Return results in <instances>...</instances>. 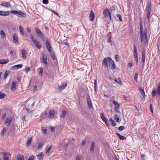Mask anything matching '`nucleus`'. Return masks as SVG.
Wrapping results in <instances>:
<instances>
[{"mask_svg": "<svg viewBox=\"0 0 160 160\" xmlns=\"http://www.w3.org/2000/svg\"><path fill=\"white\" fill-rule=\"evenodd\" d=\"M103 64H104L107 68L114 69L116 68L115 64L113 61L110 57L104 58L102 62Z\"/></svg>", "mask_w": 160, "mask_h": 160, "instance_id": "obj_1", "label": "nucleus"}, {"mask_svg": "<svg viewBox=\"0 0 160 160\" xmlns=\"http://www.w3.org/2000/svg\"><path fill=\"white\" fill-rule=\"evenodd\" d=\"M144 32L143 35H142V31H141V41H143L146 44L148 43V37L147 34V31H144Z\"/></svg>", "mask_w": 160, "mask_h": 160, "instance_id": "obj_2", "label": "nucleus"}, {"mask_svg": "<svg viewBox=\"0 0 160 160\" xmlns=\"http://www.w3.org/2000/svg\"><path fill=\"white\" fill-rule=\"evenodd\" d=\"M12 14L16 15L18 17H25L26 15L24 13L21 11H11Z\"/></svg>", "mask_w": 160, "mask_h": 160, "instance_id": "obj_3", "label": "nucleus"}, {"mask_svg": "<svg viewBox=\"0 0 160 160\" xmlns=\"http://www.w3.org/2000/svg\"><path fill=\"white\" fill-rule=\"evenodd\" d=\"M103 14L105 17L107 19L110 20L111 17L109 11L108 9H105L103 11Z\"/></svg>", "mask_w": 160, "mask_h": 160, "instance_id": "obj_4", "label": "nucleus"}, {"mask_svg": "<svg viewBox=\"0 0 160 160\" xmlns=\"http://www.w3.org/2000/svg\"><path fill=\"white\" fill-rule=\"evenodd\" d=\"M67 86L66 83H62L60 85L58 86V88L59 91H62Z\"/></svg>", "mask_w": 160, "mask_h": 160, "instance_id": "obj_5", "label": "nucleus"}, {"mask_svg": "<svg viewBox=\"0 0 160 160\" xmlns=\"http://www.w3.org/2000/svg\"><path fill=\"white\" fill-rule=\"evenodd\" d=\"M114 105V110L116 112H118V110L119 109L120 105L119 104L117 101H114L113 103Z\"/></svg>", "mask_w": 160, "mask_h": 160, "instance_id": "obj_6", "label": "nucleus"}, {"mask_svg": "<svg viewBox=\"0 0 160 160\" xmlns=\"http://www.w3.org/2000/svg\"><path fill=\"white\" fill-rule=\"evenodd\" d=\"M55 112V111L53 109L50 110L49 112L48 118L51 119L54 118Z\"/></svg>", "mask_w": 160, "mask_h": 160, "instance_id": "obj_7", "label": "nucleus"}, {"mask_svg": "<svg viewBox=\"0 0 160 160\" xmlns=\"http://www.w3.org/2000/svg\"><path fill=\"white\" fill-rule=\"evenodd\" d=\"M87 101L89 108L90 109L91 108L92 106L89 95H88L87 98Z\"/></svg>", "mask_w": 160, "mask_h": 160, "instance_id": "obj_8", "label": "nucleus"}, {"mask_svg": "<svg viewBox=\"0 0 160 160\" xmlns=\"http://www.w3.org/2000/svg\"><path fill=\"white\" fill-rule=\"evenodd\" d=\"M46 44L47 48L48 49V52L50 53H51V45L50 44L49 41L48 40L46 41Z\"/></svg>", "mask_w": 160, "mask_h": 160, "instance_id": "obj_9", "label": "nucleus"}, {"mask_svg": "<svg viewBox=\"0 0 160 160\" xmlns=\"http://www.w3.org/2000/svg\"><path fill=\"white\" fill-rule=\"evenodd\" d=\"M100 115L102 120L105 122V124H106L107 125H108V124L107 123L108 119L106 117L104 116L103 113V112L101 113L100 114Z\"/></svg>", "mask_w": 160, "mask_h": 160, "instance_id": "obj_10", "label": "nucleus"}, {"mask_svg": "<svg viewBox=\"0 0 160 160\" xmlns=\"http://www.w3.org/2000/svg\"><path fill=\"white\" fill-rule=\"evenodd\" d=\"M0 5L2 6L5 7L6 8H8L10 6V4L9 2H1Z\"/></svg>", "mask_w": 160, "mask_h": 160, "instance_id": "obj_11", "label": "nucleus"}, {"mask_svg": "<svg viewBox=\"0 0 160 160\" xmlns=\"http://www.w3.org/2000/svg\"><path fill=\"white\" fill-rule=\"evenodd\" d=\"M13 42L16 44L18 43V38L17 36L15 34H14L13 36Z\"/></svg>", "mask_w": 160, "mask_h": 160, "instance_id": "obj_12", "label": "nucleus"}, {"mask_svg": "<svg viewBox=\"0 0 160 160\" xmlns=\"http://www.w3.org/2000/svg\"><path fill=\"white\" fill-rule=\"evenodd\" d=\"M10 154L8 152H4L3 154V160H8V158Z\"/></svg>", "mask_w": 160, "mask_h": 160, "instance_id": "obj_13", "label": "nucleus"}, {"mask_svg": "<svg viewBox=\"0 0 160 160\" xmlns=\"http://www.w3.org/2000/svg\"><path fill=\"white\" fill-rule=\"evenodd\" d=\"M90 20L91 21H92L94 20L95 18L94 14L92 10H91L90 12Z\"/></svg>", "mask_w": 160, "mask_h": 160, "instance_id": "obj_14", "label": "nucleus"}, {"mask_svg": "<svg viewBox=\"0 0 160 160\" xmlns=\"http://www.w3.org/2000/svg\"><path fill=\"white\" fill-rule=\"evenodd\" d=\"M42 58L43 62L46 65H47V56L45 54H42Z\"/></svg>", "mask_w": 160, "mask_h": 160, "instance_id": "obj_15", "label": "nucleus"}, {"mask_svg": "<svg viewBox=\"0 0 160 160\" xmlns=\"http://www.w3.org/2000/svg\"><path fill=\"white\" fill-rule=\"evenodd\" d=\"M141 94H142V97L141 101H144L145 96V92L143 89H141Z\"/></svg>", "mask_w": 160, "mask_h": 160, "instance_id": "obj_16", "label": "nucleus"}, {"mask_svg": "<svg viewBox=\"0 0 160 160\" xmlns=\"http://www.w3.org/2000/svg\"><path fill=\"white\" fill-rule=\"evenodd\" d=\"M142 62H143V64L144 63L145 60V50L143 49L142 53Z\"/></svg>", "mask_w": 160, "mask_h": 160, "instance_id": "obj_17", "label": "nucleus"}, {"mask_svg": "<svg viewBox=\"0 0 160 160\" xmlns=\"http://www.w3.org/2000/svg\"><path fill=\"white\" fill-rule=\"evenodd\" d=\"M16 82H13L11 85V89L13 91H15L16 88Z\"/></svg>", "mask_w": 160, "mask_h": 160, "instance_id": "obj_18", "label": "nucleus"}, {"mask_svg": "<svg viewBox=\"0 0 160 160\" xmlns=\"http://www.w3.org/2000/svg\"><path fill=\"white\" fill-rule=\"evenodd\" d=\"M95 144V143L93 141H92L91 142V145L90 149V150L91 151L93 152L94 151Z\"/></svg>", "mask_w": 160, "mask_h": 160, "instance_id": "obj_19", "label": "nucleus"}, {"mask_svg": "<svg viewBox=\"0 0 160 160\" xmlns=\"http://www.w3.org/2000/svg\"><path fill=\"white\" fill-rule=\"evenodd\" d=\"M8 59H0V64H5L8 63L9 62Z\"/></svg>", "mask_w": 160, "mask_h": 160, "instance_id": "obj_20", "label": "nucleus"}, {"mask_svg": "<svg viewBox=\"0 0 160 160\" xmlns=\"http://www.w3.org/2000/svg\"><path fill=\"white\" fill-rule=\"evenodd\" d=\"M22 58L23 59L26 58V50L24 49H22Z\"/></svg>", "mask_w": 160, "mask_h": 160, "instance_id": "obj_21", "label": "nucleus"}, {"mask_svg": "<svg viewBox=\"0 0 160 160\" xmlns=\"http://www.w3.org/2000/svg\"><path fill=\"white\" fill-rule=\"evenodd\" d=\"M23 65L22 64H18L12 67V68L14 70H17L19 68H22Z\"/></svg>", "mask_w": 160, "mask_h": 160, "instance_id": "obj_22", "label": "nucleus"}, {"mask_svg": "<svg viewBox=\"0 0 160 160\" xmlns=\"http://www.w3.org/2000/svg\"><path fill=\"white\" fill-rule=\"evenodd\" d=\"M67 113V111L65 110H63L62 111V113L60 116L61 118H64L65 116Z\"/></svg>", "mask_w": 160, "mask_h": 160, "instance_id": "obj_23", "label": "nucleus"}, {"mask_svg": "<svg viewBox=\"0 0 160 160\" xmlns=\"http://www.w3.org/2000/svg\"><path fill=\"white\" fill-rule=\"evenodd\" d=\"M18 160H24V156L22 155L18 154L17 155Z\"/></svg>", "mask_w": 160, "mask_h": 160, "instance_id": "obj_24", "label": "nucleus"}, {"mask_svg": "<svg viewBox=\"0 0 160 160\" xmlns=\"http://www.w3.org/2000/svg\"><path fill=\"white\" fill-rule=\"evenodd\" d=\"M36 31L37 33L38 36L41 39H43V36L40 31Z\"/></svg>", "mask_w": 160, "mask_h": 160, "instance_id": "obj_25", "label": "nucleus"}, {"mask_svg": "<svg viewBox=\"0 0 160 160\" xmlns=\"http://www.w3.org/2000/svg\"><path fill=\"white\" fill-rule=\"evenodd\" d=\"M9 15V12L8 11L2 12L0 11V15L7 16Z\"/></svg>", "mask_w": 160, "mask_h": 160, "instance_id": "obj_26", "label": "nucleus"}, {"mask_svg": "<svg viewBox=\"0 0 160 160\" xmlns=\"http://www.w3.org/2000/svg\"><path fill=\"white\" fill-rule=\"evenodd\" d=\"M157 94L158 95H160V82H159L157 85Z\"/></svg>", "mask_w": 160, "mask_h": 160, "instance_id": "obj_27", "label": "nucleus"}, {"mask_svg": "<svg viewBox=\"0 0 160 160\" xmlns=\"http://www.w3.org/2000/svg\"><path fill=\"white\" fill-rule=\"evenodd\" d=\"M12 120V118H7L5 122V123H8V125L9 124L11 123Z\"/></svg>", "mask_w": 160, "mask_h": 160, "instance_id": "obj_28", "label": "nucleus"}, {"mask_svg": "<svg viewBox=\"0 0 160 160\" xmlns=\"http://www.w3.org/2000/svg\"><path fill=\"white\" fill-rule=\"evenodd\" d=\"M116 134L119 137V138L120 140H125L126 139V138L125 137L121 135L119 133H116Z\"/></svg>", "mask_w": 160, "mask_h": 160, "instance_id": "obj_29", "label": "nucleus"}, {"mask_svg": "<svg viewBox=\"0 0 160 160\" xmlns=\"http://www.w3.org/2000/svg\"><path fill=\"white\" fill-rule=\"evenodd\" d=\"M0 35L4 39L6 38V36L3 31H1Z\"/></svg>", "mask_w": 160, "mask_h": 160, "instance_id": "obj_30", "label": "nucleus"}, {"mask_svg": "<svg viewBox=\"0 0 160 160\" xmlns=\"http://www.w3.org/2000/svg\"><path fill=\"white\" fill-rule=\"evenodd\" d=\"M37 157L38 158L39 160L42 159L43 157V155L42 152H40L39 154L37 155Z\"/></svg>", "mask_w": 160, "mask_h": 160, "instance_id": "obj_31", "label": "nucleus"}, {"mask_svg": "<svg viewBox=\"0 0 160 160\" xmlns=\"http://www.w3.org/2000/svg\"><path fill=\"white\" fill-rule=\"evenodd\" d=\"M10 72L8 71L7 70L4 74L3 79L5 80L7 78V76L8 74Z\"/></svg>", "mask_w": 160, "mask_h": 160, "instance_id": "obj_32", "label": "nucleus"}, {"mask_svg": "<svg viewBox=\"0 0 160 160\" xmlns=\"http://www.w3.org/2000/svg\"><path fill=\"white\" fill-rule=\"evenodd\" d=\"M52 148V147L51 146H50L48 149H47V151L46 152V153L48 155H49L50 151Z\"/></svg>", "mask_w": 160, "mask_h": 160, "instance_id": "obj_33", "label": "nucleus"}, {"mask_svg": "<svg viewBox=\"0 0 160 160\" xmlns=\"http://www.w3.org/2000/svg\"><path fill=\"white\" fill-rule=\"evenodd\" d=\"M134 58H135V61L137 63L138 62V54L137 52H134Z\"/></svg>", "mask_w": 160, "mask_h": 160, "instance_id": "obj_34", "label": "nucleus"}, {"mask_svg": "<svg viewBox=\"0 0 160 160\" xmlns=\"http://www.w3.org/2000/svg\"><path fill=\"white\" fill-rule=\"evenodd\" d=\"M6 96L5 94L1 92H0V99L4 98Z\"/></svg>", "mask_w": 160, "mask_h": 160, "instance_id": "obj_35", "label": "nucleus"}, {"mask_svg": "<svg viewBox=\"0 0 160 160\" xmlns=\"http://www.w3.org/2000/svg\"><path fill=\"white\" fill-rule=\"evenodd\" d=\"M115 82L118 84H121L122 83L120 78H119L118 79L115 78Z\"/></svg>", "mask_w": 160, "mask_h": 160, "instance_id": "obj_36", "label": "nucleus"}, {"mask_svg": "<svg viewBox=\"0 0 160 160\" xmlns=\"http://www.w3.org/2000/svg\"><path fill=\"white\" fill-rule=\"evenodd\" d=\"M156 92L157 90L155 89L153 90L152 93V96L153 97H154L156 94Z\"/></svg>", "mask_w": 160, "mask_h": 160, "instance_id": "obj_37", "label": "nucleus"}, {"mask_svg": "<svg viewBox=\"0 0 160 160\" xmlns=\"http://www.w3.org/2000/svg\"><path fill=\"white\" fill-rule=\"evenodd\" d=\"M6 128H3L2 131L1 132V134L2 136H3L4 135V134L6 131Z\"/></svg>", "mask_w": 160, "mask_h": 160, "instance_id": "obj_38", "label": "nucleus"}, {"mask_svg": "<svg viewBox=\"0 0 160 160\" xmlns=\"http://www.w3.org/2000/svg\"><path fill=\"white\" fill-rule=\"evenodd\" d=\"M32 140V137H31L29 138V140H28V141L27 143V146H29L30 145V143L31 142Z\"/></svg>", "mask_w": 160, "mask_h": 160, "instance_id": "obj_39", "label": "nucleus"}, {"mask_svg": "<svg viewBox=\"0 0 160 160\" xmlns=\"http://www.w3.org/2000/svg\"><path fill=\"white\" fill-rule=\"evenodd\" d=\"M43 145V142H42L39 143L38 146V149H39Z\"/></svg>", "mask_w": 160, "mask_h": 160, "instance_id": "obj_40", "label": "nucleus"}, {"mask_svg": "<svg viewBox=\"0 0 160 160\" xmlns=\"http://www.w3.org/2000/svg\"><path fill=\"white\" fill-rule=\"evenodd\" d=\"M114 118L115 120H116L117 122H118L119 120V118L118 117V116L117 115H115L114 116Z\"/></svg>", "mask_w": 160, "mask_h": 160, "instance_id": "obj_41", "label": "nucleus"}, {"mask_svg": "<svg viewBox=\"0 0 160 160\" xmlns=\"http://www.w3.org/2000/svg\"><path fill=\"white\" fill-rule=\"evenodd\" d=\"M125 127L123 126H120L118 128V130L120 131H122L124 130Z\"/></svg>", "mask_w": 160, "mask_h": 160, "instance_id": "obj_42", "label": "nucleus"}, {"mask_svg": "<svg viewBox=\"0 0 160 160\" xmlns=\"http://www.w3.org/2000/svg\"><path fill=\"white\" fill-rule=\"evenodd\" d=\"M50 53H51V57L52 58L53 60L55 59V54L54 53H52L51 52Z\"/></svg>", "mask_w": 160, "mask_h": 160, "instance_id": "obj_43", "label": "nucleus"}, {"mask_svg": "<svg viewBox=\"0 0 160 160\" xmlns=\"http://www.w3.org/2000/svg\"><path fill=\"white\" fill-rule=\"evenodd\" d=\"M138 75V74L137 72H136L135 73V76H134V80L135 81L137 82V77Z\"/></svg>", "mask_w": 160, "mask_h": 160, "instance_id": "obj_44", "label": "nucleus"}, {"mask_svg": "<svg viewBox=\"0 0 160 160\" xmlns=\"http://www.w3.org/2000/svg\"><path fill=\"white\" fill-rule=\"evenodd\" d=\"M35 45L37 48L39 49H40L41 47V45L40 44H38V43L36 44Z\"/></svg>", "mask_w": 160, "mask_h": 160, "instance_id": "obj_45", "label": "nucleus"}, {"mask_svg": "<svg viewBox=\"0 0 160 160\" xmlns=\"http://www.w3.org/2000/svg\"><path fill=\"white\" fill-rule=\"evenodd\" d=\"M82 157L80 155H78L77 156L76 160H80Z\"/></svg>", "mask_w": 160, "mask_h": 160, "instance_id": "obj_46", "label": "nucleus"}, {"mask_svg": "<svg viewBox=\"0 0 160 160\" xmlns=\"http://www.w3.org/2000/svg\"><path fill=\"white\" fill-rule=\"evenodd\" d=\"M43 71V69L42 68H40V70L39 71V74H40V76H42V73Z\"/></svg>", "mask_w": 160, "mask_h": 160, "instance_id": "obj_47", "label": "nucleus"}, {"mask_svg": "<svg viewBox=\"0 0 160 160\" xmlns=\"http://www.w3.org/2000/svg\"><path fill=\"white\" fill-rule=\"evenodd\" d=\"M115 59L116 60V61H117V62H118L119 60V56L118 55H116L115 56Z\"/></svg>", "mask_w": 160, "mask_h": 160, "instance_id": "obj_48", "label": "nucleus"}, {"mask_svg": "<svg viewBox=\"0 0 160 160\" xmlns=\"http://www.w3.org/2000/svg\"><path fill=\"white\" fill-rule=\"evenodd\" d=\"M151 6L148 5V9L147 10V12H151Z\"/></svg>", "mask_w": 160, "mask_h": 160, "instance_id": "obj_49", "label": "nucleus"}, {"mask_svg": "<svg viewBox=\"0 0 160 160\" xmlns=\"http://www.w3.org/2000/svg\"><path fill=\"white\" fill-rule=\"evenodd\" d=\"M86 143V141L85 140H83L82 141V146H84Z\"/></svg>", "mask_w": 160, "mask_h": 160, "instance_id": "obj_50", "label": "nucleus"}, {"mask_svg": "<svg viewBox=\"0 0 160 160\" xmlns=\"http://www.w3.org/2000/svg\"><path fill=\"white\" fill-rule=\"evenodd\" d=\"M42 3L44 4H48V0H43Z\"/></svg>", "mask_w": 160, "mask_h": 160, "instance_id": "obj_51", "label": "nucleus"}, {"mask_svg": "<svg viewBox=\"0 0 160 160\" xmlns=\"http://www.w3.org/2000/svg\"><path fill=\"white\" fill-rule=\"evenodd\" d=\"M30 68L29 67L28 68H26L25 69V71L27 73L30 70Z\"/></svg>", "mask_w": 160, "mask_h": 160, "instance_id": "obj_52", "label": "nucleus"}, {"mask_svg": "<svg viewBox=\"0 0 160 160\" xmlns=\"http://www.w3.org/2000/svg\"><path fill=\"white\" fill-rule=\"evenodd\" d=\"M117 17L119 18V20L120 21H122V19L121 17L120 14H118L117 15Z\"/></svg>", "mask_w": 160, "mask_h": 160, "instance_id": "obj_53", "label": "nucleus"}, {"mask_svg": "<svg viewBox=\"0 0 160 160\" xmlns=\"http://www.w3.org/2000/svg\"><path fill=\"white\" fill-rule=\"evenodd\" d=\"M150 12H147V17L148 18H150Z\"/></svg>", "mask_w": 160, "mask_h": 160, "instance_id": "obj_54", "label": "nucleus"}, {"mask_svg": "<svg viewBox=\"0 0 160 160\" xmlns=\"http://www.w3.org/2000/svg\"><path fill=\"white\" fill-rule=\"evenodd\" d=\"M51 11L53 13H54L56 15H57L59 17L58 14L55 11L53 10H51Z\"/></svg>", "mask_w": 160, "mask_h": 160, "instance_id": "obj_55", "label": "nucleus"}, {"mask_svg": "<svg viewBox=\"0 0 160 160\" xmlns=\"http://www.w3.org/2000/svg\"><path fill=\"white\" fill-rule=\"evenodd\" d=\"M26 110L27 112L30 113H31L32 111V110H31L29 108H27Z\"/></svg>", "mask_w": 160, "mask_h": 160, "instance_id": "obj_56", "label": "nucleus"}, {"mask_svg": "<svg viewBox=\"0 0 160 160\" xmlns=\"http://www.w3.org/2000/svg\"><path fill=\"white\" fill-rule=\"evenodd\" d=\"M150 110L151 112H152V113H153L152 106L151 104H150Z\"/></svg>", "mask_w": 160, "mask_h": 160, "instance_id": "obj_57", "label": "nucleus"}, {"mask_svg": "<svg viewBox=\"0 0 160 160\" xmlns=\"http://www.w3.org/2000/svg\"><path fill=\"white\" fill-rule=\"evenodd\" d=\"M34 159V157L32 156L29 158L28 160H33Z\"/></svg>", "mask_w": 160, "mask_h": 160, "instance_id": "obj_58", "label": "nucleus"}, {"mask_svg": "<svg viewBox=\"0 0 160 160\" xmlns=\"http://www.w3.org/2000/svg\"><path fill=\"white\" fill-rule=\"evenodd\" d=\"M115 9V7L114 6H112V7H111L110 9L111 11H112L114 10Z\"/></svg>", "mask_w": 160, "mask_h": 160, "instance_id": "obj_59", "label": "nucleus"}, {"mask_svg": "<svg viewBox=\"0 0 160 160\" xmlns=\"http://www.w3.org/2000/svg\"><path fill=\"white\" fill-rule=\"evenodd\" d=\"M112 126H114L116 125V124L115 123L114 121H112Z\"/></svg>", "mask_w": 160, "mask_h": 160, "instance_id": "obj_60", "label": "nucleus"}, {"mask_svg": "<svg viewBox=\"0 0 160 160\" xmlns=\"http://www.w3.org/2000/svg\"><path fill=\"white\" fill-rule=\"evenodd\" d=\"M43 132L44 134H46L47 132V129H44L43 131Z\"/></svg>", "mask_w": 160, "mask_h": 160, "instance_id": "obj_61", "label": "nucleus"}, {"mask_svg": "<svg viewBox=\"0 0 160 160\" xmlns=\"http://www.w3.org/2000/svg\"><path fill=\"white\" fill-rule=\"evenodd\" d=\"M33 43L35 45L36 44L38 43V42L36 40H33L32 41Z\"/></svg>", "mask_w": 160, "mask_h": 160, "instance_id": "obj_62", "label": "nucleus"}, {"mask_svg": "<svg viewBox=\"0 0 160 160\" xmlns=\"http://www.w3.org/2000/svg\"><path fill=\"white\" fill-rule=\"evenodd\" d=\"M97 85H94V90L95 92H97Z\"/></svg>", "mask_w": 160, "mask_h": 160, "instance_id": "obj_63", "label": "nucleus"}, {"mask_svg": "<svg viewBox=\"0 0 160 160\" xmlns=\"http://www.w3.org/2000/svg\"><path fill=\"white\" fill-rule=\"evenodd\" d=\"M108 42L109 43H111V45L112 44V43H111V38L110 37H109V38Z\"/></svg>", "mask_w": 160, "mask_h": 160, "instance_id": "obj_64", "label": "nucleus"}]
</instances>
